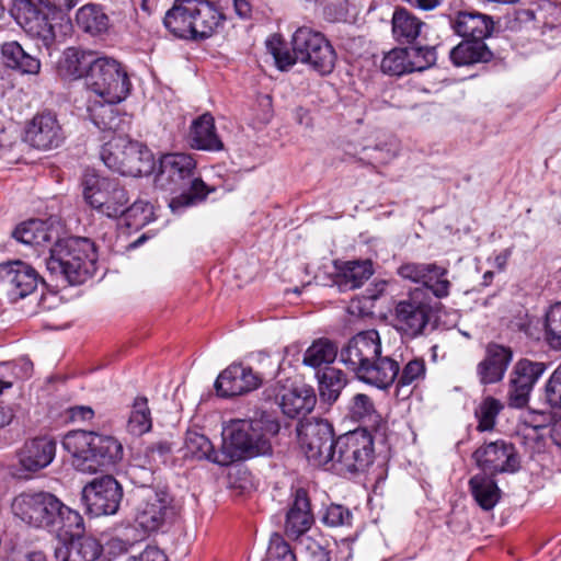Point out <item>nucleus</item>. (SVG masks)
I'll use <instances>...</instances> for the list:
<instances>
[{
    "mask_svg": "<svg viewBox=\"0 0 561 561\" xmlns=\"http://www.w3.org/2000/svg\"><path fill=\"white\" fill-rule=\"evenodd\" d=\"M84 201L100 214L108 217H119L129 202V194L116 178L101 176L87 172L82 180Z\"/></svg>",
    "mask_w": 561,
    "mask_h": 561,
    "instance_id": "nucleus-11",
    "label": "nucleus"
},
{
    "mask_svg": "<svg viewBox=\"0 0 561 561\" xmlns=\"http://www.w3.org/2000/svg\"><path fill=\"white\" fill-rule=\"evenodd\" d=\"M220 450H216L210 439L204 434L188 431L185 438V457L208 460L219 465Z\"/></svg>",
    "mask_w": 561,
    "mask_h": 561,
    "instance_id": "nucleus-40",
    "label": "nucleus"
},
{
    "mask_svg": "<svg viewBox=\"0 0 561 561\" xmlns=\"http://www.w3.org/2000/svg\"><path fill=\"white\" fill-rule=\"evenodd\" d=\"M547 401L552 408L561 409V364L550 376L546 386Z\"/></svg>",
    "mask_w": 561,
    "mask_h": 561,
    "instance_id": "nucleus-59",
    "label": "nucleus"
},
{
    "mask_svg": "<svg viewBox=\"0 0 561 561\" xmlns=\"http://www.w3.org/2000/svg\"><path fill=\"white\" fill-rule=\"evenodd\" d=\"M319 378V392L323 401L334 403L347 383L346 375L337 368L327 367Z\"/></svg>",
    "mask_w": 561,
    "mask_h": 561,
    "instance_id": "nucleus-42",
    "label": "nucleus"
},
{
    "mask_svg": "<svg viewBox=\"0 0 561 561\" xmlns=\"http://www.w3.org/2000/svg\"><path fill=\"white\" fill-rule=\"evenodd\" d=\"M1 54L8 67L23 73L36 75L41 70V61L26 53L18 42H8L1 46Z\"/></svg>",
    "mask_w": 561,
    "mask_h": 561,
    "instance_id": "nucleus-37",
    "label": "nucleus"
},
{
    "mask_svg": "<svg viewBox=\"0 0 561 561\" xmlns=\"http://www.w3.org/2000/svg\"><path fill=\"white\" fill-rule=\"evenodd\" d=\"M375 458L374 438L366 428L339 436L328 469L339 474L364 472Z\"/></svg>",
    "mask_w": 561,
    "mask_h": 561,
    "instance_id": "nucleus-9",
    "label": "nucleus"
},
{
    "mask_svg": "<svg viewBox=\"0 0 561 561\" xmlns=\"http://www.w3.org/2000/svg\"><path fill=\"white\" fill-rule=\"evenodd\" d=\"M37 271L22 261L0 264V287L10 302H16L31 295L38 285Z\"/></svg>",
    "mask_w": 561,
    "mask_h": 561,
    "instance_id": "nucleus-19",
    "label": "nucleus"
},
{
    "mask_svg": "<svg viewBox=\"0 0 561 561\" xmlns=\"http://www.w3.org/2000/svg\"><path fill=\"white\" fill-rule=\"evenodd\" d=\"M69 417L73 422H87L94 417V411L91 407L75 405L68 410Z\"/></svg>",
    "mask_w": 561,
    "mask_h": 561,
    "instance_id": "nucleus-62",
    "label": "nucleus"
},
{
    "mask_svg": "<svg viewBox=\"0 0 561 561\" xmlns=\"http://www.w3.org/2000/svg\"><path fill=\"white\" fill-rule=\"evenodd\" d=\"M116 103H102L89 106V115L93 124L103 131H123L126 115H119Z\"/></svg>",
    "mask_w": 561,
    "mask_h": 561,
    "instance_id": "nucleus-38",
    "label": "nucleus"
},
{
    "mask_svg": "<svg viewBox=\"0 0 561 561\" xmlns=\"http://www.w3.org/2000/svg\"><path fill=\"white\" fill-rule=\"evenodd\" d=\"M502 408L503 405L497 399L492 397L485 398L476 412L479 420L478 428L480 431L492 430L495 424V419Z\"/></svg>",
    "mask_w": 561,
    "mask_h": 561,
    "instance_id": "nucleus-51",
    "label": "nucleus"
},
{
    "mask_svg": "<svg viewBox=\"0 0 561 561\" xmlns=\"http://www.w3.org/2000/svg\"><path fill=\"white\" fill-rule=\"evenodd\" d=\"M88 88L106 103H119L130 93L126 68L112 57H99L88 76Z\"/></svg>",
    "mask_w": 561,
    "mask_h": 561,
    "instance_id": "nucleus-13",
    "label": "nucleus"
},
{
    "mask_svg": "<svg viewBox=\"0 0 561 561\" xmlns=\"http://www.w3.org/2000/svg\"><path fill=\"white\" fill-rule=\"evenodd\" d=\"M448 276L449 270L446 266L439 265L436 262L427 263L422 285L434 297L443 299L449 296L453 286Z\"/></svg>",
    "mask_w": 561,
    "mask_h": 561,
    "instance_id": "nucleus-41",
    "label": "nucleus"
},
{
    "mask_svg": "<svg viewBox=\"0 0 561 561\" xmlns=\"http://www.w3.org/2000/svg\"><path fill=\"white\" fill-rule=\"evenodd\" d=\"M152 427L151 411L146 397H137L131 405L127 431L134 436H141Z\"/></svg>",
    "mask_w": 561,
    "mask_h": 561,
    "instance_id": "nucleus-44",
    "label": "nucleus"
},
{
    "mask_svg": "<svg viewBox=\"0 0 561 561\" xmlns=\"http://www.w3.org/2000/svg\"><path fill=\"white\" fill-rule=\"evenodd\" d=\"M547 340L553 347L561 348V302L552 305L546 313Z\"/></svg>",
    "mask_w": 561,
    "mask_h": 561,
    "instance_id": "nucleus-53",
    "label": "nucleus"
},
{
    "mask_svg": "<svg viewBox=\"0 0 561 561\" xmlns=\"http://www.w3.org/2000/svg\"><path fill=\"white\" fill-rule=\"evenodd\" d=\"M123 489L112 476L94 478L82 489V502L92 516L113 515L121 505Z\"/></svg>",
    "mask_w": 561,
    "mask_h": 561,
    "instance_id": "nucleus-16",
    "label": "nucleus"
},
{
    "mask_svg": "<svg viewBox=\"0 0 561 561\" xmlns=\"http://www.w3.org/2000/svg\"><path fill=\"white\" fill-rule=\"evenodd\" d=\"M379 333L367 330L357 333L340 351V360L363 382L386 389L396 381L399 363L382 356Z\"/></svg>",
    "mask_w": 561,
    "mask_h": 561,
    "instance_id": "nucleus-2",
    "label": "nucleus"
},
{
    "mask_svg": "<svg viewBox=\"0 0 561 561\" xmlns=\"http://www.w3.org/2000/svg\"><path fill=\"white\" fill-rule=\"evenodd\" d=\"M32 370L33 363L27 357L2 362L0 363V382L4 388H11L15 379L28 378Z\"/></svg>",
    "mask_w": 561,
    "mask_h": 561,
    "instance_id": "nucleus-46",
    "label": "nucleus"
},
{
    "mask_svg": "<svg viewBox=\"0 0 561 561\" xmlns=\"http://www.w3.org/2000/svg\"><path fill=\"white\" fill-rule=\"evenodd\" d=\"M337 356V346L329 339H318L306 350L302 363L317 368L331 364Z\"/></svg>",
    "mask_w": 561,
    "mask_h": 561,
    "instance_id": "nucleus-45",
    "label": "nucleus"
},
{
    "mask_svg": "<svg viewBox=\"0 0 561 561\" xmlns=\"http://www.w3.org/2000/svg\"><path fill=\"white\" fill-rule=\"evenodd\" d=\"M427 263L424 262H405L398 270V275L408 282L422 284Z\"/></svg>",
    "mask_w": 561,
    "mask_h": 561,
    "instance_id": "nucleus-58",
    "label": "nucleus"
},
{
    "mask_svg": "<svg viewBox=\"0 0 561 561\" xmlns=\"http://www.w3.org/2000/svg\"><path fill=\"white\" fill-rule=\"evenodd\" d=\"M263 561H297L288 542L275 533L270 538L266 557Z\"/></svg>",
    "mask_w": 561,
    "mask_h": 561,
    "instance_id": "nucleus-55",
    "label": "nucleus"
},
{
    "mask_svg": "<svg viewBox=\"0 0 561 561\" xmlns=\"http://www.w3.org/2000/svg\"><path fill=\"white\" fill-rule=\"evenodd\" d=\"M301 451L313 467H329L332 460L333 427L325 420H306L297 428Z\"/></svg>",
    "mask_w": 561,
    "mask_h": 561,
    "instance_id": "nucleus-15",
    "label": "nucleus"
},
{
    "mask_svg": "<svg viewBox=\"0 0 561 561\" xmlns=\"http://www.w3.org/2000/svg\"><path fill=\"white\" fill-rule=\"evenodd\" d=\"M174 444L167 438L159 439L146 447L145 456L150 463H165L172 454Z\"/></svg>",
    "mask_w": 561,
    "mask_h": 561,
    "instance_id": "nucleus-57",
    "label": "nucleus"
},
{
    "mask_svg": "<svg viewBox=\"0 0 561 561\" xmlns=\"http://www.w3.org/2000/svg\"><path fill=\"white\" fill-rule=\"evenodd\" d=\"M373 275L370 261L346 262L341 270L339 286L346 289L359 288Z\"/></svg>",
    "mask_w": 561,
    "mask_h": 561,
    "instance_id": "nucleus-43",
    "label": "nucleus"
},
{
    "mask_svg": "<svg viewBox=\"0 0 561 561\" xmlns=\"http://www.w3.org/2000/svg\"><path fill=\"white\" fill-rule=\"evenodd\" d=\"M261 383L262 377L251 367L234 363L219 374L214 386L219 397L228 398L253 391Z\"/></svg>",
    "mask_w": 561,
    "mask_h": 561,
    "instance_id": "nucleus-22",
    "label": "nucleus"
},
{
    "mask_svg": "<svg viewBox=\"0 0 561 561\" xmlns=\"http://www.w3.org/2000/svg\"><path fill=\"white\" fill-rule=\"evenodd\" d=\"M194 0H175L167 11L163 24L175 37L193 39Z\"/></svg>",
    "mask_w": 561,
    "mask_h": 561,
    "instance_id": "nucleus-31",
    "label": "nucleus"
},
{
    "mask_svg": "<svg viewBox=\"0 0 561 561\" xmlns=\"http://www.w3.org/2000/svg\"><path fill=\"white\" fill-rule=\"evenodd\" d=\"M188 140L191 147L197 150L220 151L224 149V144L216 133L215 119L209 113H205L192 122Z\"/></svg>",
    "mask_w": 561,
    "mask_h": 561,
    "instance_id": "nucleus-32",
    "label": "nucleus"
},
{
    "mask_svg": "<svg viewBox=\"0 0 561 561\" xmlns=\"http://www.w3.org/2000/svg\"><path fill=\"white\" fill-rule=\"evenodd\" d=\"M152 206L149 202L136 199L129 207L125 206L124 216L126 225L131 229H139L152 219Z\"/></svg>",
    "mask_w": 561,
    "mask_h": 561,
    "instance_id": "nucleus-47",
    "label": "nucleus"
},
{
    "mask_svg": "<svg viewBox=\"0 0 561 561\" xmlns=\"http://www.w3.org/2000/svg\"><path fill=\"white\" fill-rule=\"evenodd\" d=\"M131 561H167V557L159 548L148 546L138 557H134Z\"/></svg>",
    "mask_w": 561,
    "mask_h": 561,
    "instance_id": "nucleus-64",
    "label": "nucleus"
},
{
    "mask_svg": "<svg viewBox=\"0 0 561 561\" xmlns=\"http://www.w3.org/2000/svg\"><path fill=\"white\" fill-rule=\"evenodd\" d=\"M130 481L137 485V490L145 488H157L154 476L151 469L140 466H133L128 470Z\"/></svg>",
    "mask_w": 561,
    "mask_h": 561,
    "instance_id": "nucleus-60",
    "label": "nucleus"
},
{
    "mask_svg": "<svg viewBox=\"0 0 561 561\" xmlns=\"http://www.w3.org/2000/svg\"><path fill=\"white\" fill-rule=\"evenodd\" d=\"M79 0H16L13 14L16 22L30 35L42 41L49 50L55 44V31L48 20L49 14L71 10Z\"/></svg>",
    "mask_w": 561,
    "mask_h": 561,
    "instance_id": "nucleus-7",
    "label": "nucleus"
},
{
    "mask_svg": "<svg viewBox=\"0 0 561 561\" xmlns=\"http://www.w3.org/2000/svg\"><path fill=\"white\" fill-rule=\"evenodd\" d=\"M193 39L210 37L226 21L225 13L211 1L194 0Z\"/></svg>",
    "mask_w": 561,
    "mask_h": 561,
    "instance_id": "nucleus-28",
    "label": "nucleus"
},
{
    "mask_svg": "<svg viewBox=\"0 0 561 561\" xmlns=\"http://www.w3.org/2000/svg\"><path fill=\"white\" fill-rule=\"evenodd\" d=\"M264 394L268 400L274 399L283 413L291 419L310 413L317 401L313 389L307 385L276 383L265 389Z\"/></svg>",
    "mask_w": 561,
    "mask_h": 561,
    "instance_id": "nucleus-21",
    "label": "nucleus"
},
{
    "mask_svg": "<svg viewBox=\"0 0 561 561\" xmlns=\"http://www.w3.org/2000/svg\"><path fill=\"white\" fill-rule=\"evenodd\" d=\"M53 229L42 220L32 219L19 225L13 231L12 237L28 247L34 248L38 254L45 249H50L54 233Z\"/></svg>",
    "mask_w": 561,
    "mask_h": 561,
    "instance_id": "nucleus-33",
    "label": "nucleus"
},
{
    "mask_svg": "<svg viewBox=\"0 0 561 561\" xmlns=\"http://www.w3.org/2000/svg\"><path fill=\"white\" fill-rule=\"evenodd\" d=\"M100 154L108 169L122 175L141 176L149 174L154 167L150 150L122 135L105 142Z\"/></svg>",
    "mask_w": 561,
    "mask_h": 561,
    "instance_id": "nucleus-10",
    "label": "nucleus"
},
{
    "mask_svg": "<svg viewBox=\"0 0 561 561\" xmlns=\"http://www.w3.org/2000/svg\"><path fill=\"white\" fill-rule=\"evenodd\" d=\"M196 161L187 153H167L159 160L154 175V186L163 192L175 194L169 203L174 214L195 206L206 199L213 191L196 176Z\"/></svg>",
    "mask_w": 561,
    "mask_h": 561,
    "instance_id": "nucleus-3",
    "label": "nucleus"
},
{
    "mask_svg": "<svg viewBox=\"0 0 561 561\" xmlns=\"http://www.w3.org/2000/svg\"><path fill=\"white\" fill-rule=\"evenodd\" d=\"M279 422L270 415L257 420H231L222 427V445L219 466L265 456L272 453L271 437L278 434Z\"/></svg>",
    "mask_w": 561,
    "mask_h": 561,
    "instance_id": "nucleus-4",
    "label": "nucleus"
},
{
    "mask_svg": "<svg viewBox=\"0 0 561 561\" xmlns=\"http://www.w3.org/2000/svg\"><path fill=\"white\" fill-rule=\"evenodd\" d=\"M329 551L321 545L313 542L307 548L306 561H330Z\"/></svg>",
    "mask_w": 561,
    "mask_h": 561,
    "instance_id": "nucleus-63",
    "label": "nucleus"
},
{
    "mask_svg": "<svg viewBox=\"0 0 561 561\" xmlns=\"http://www.w3.org/2000/svg\"><path fill=\"white\" fill-rule=\"evenodd\" d=\"M469 490L483 511H491L501 500L502 491L494 480V476L485 472L477 473L470 478Z\"/></svg>",
    "mask_w": 561,
    "mask_h": 561,
    "instance_id": "nucleus-35",
    "label": "nucleus"
},
{
    "mask_svg": "<svg viewBox=\"0 0 561 561\" xmlns=\"http://www.w3.org/2000/svg\"><path fill=\"white\" fill-rule=\"evenodd\" d=\"M426 373L425 362L423 358H414L407 363L401 373L396 377L398 387L415 385L424 379Z\"/></svg>",
    "mask_w": 561,
    "mask_h": 561,
    "instance_id": "nucleus-52",
    "label": "nucleus"
},
{
    "mask_svg": "<svg viewBox=\"0 0 561 561\" xmlns=\"http://www.w3.org/2000/svg\"><path fill=\"white\" fill-rule=\"evenodd\" d=\"M96 59L99 57L93 51L68 47L58 60V73L65 79L77 80L85 78L88 81V76L92 72Z\"/></svg>",
    "mask_w": 561,
    "mask_h": 561,
    "instance_id": "nucleus-27",
    "label": "nucleus"
},
{
    "mask_svg": "<svg viewBox=\"0 0 561 561\" xmlns=\"http://www.w3.org/2000/svg\"><path fill=\"white\" fill-rule=\"evenodd\" d=\"M11 510L16 518L35 529H45L58 536H61V533L84 531L81 514L48 491L22 492L14 496Z\"/></svg>",
    "mask_w": 561,
    "mask_h": 561,
    "instance_id": "nucleus-1",
    "label": "nucleus"
},
{
    "mask_svg": "<svg viewBox=\"0 0 561 561\" xmlns=\"http://www.w3.org/2000/svg\"><path fill=\"white\" fill-rule=\"evenodd\" d=\"M136 505L134 520L147 533H153L172 524L179 514V507L167 486L145 488L135 492Z\"/></svg>",
    "mask_w": 561,
    "mask_h": 561,
    "instance_id": "nucleus-8",
    "label": "nucleus"
},
{
    "mask_svg": "<svg viewBox=\"0 0 561 561\" xmlns=\"http://www.w3.org/2000/svg\"><path fill=\"white\" fill-rule=\"evenodd\" d=\"M46 268L50 276L69 285H81L96 271L94 243L87 238L58 240L49 249Z\"/></svg>",
    "mask_w": 561,
    "mask_h": 561,
    "instance_id": "nucleus-5",
    "label": "nucleus"
},
{
    "mask_svg": "<svg viewBox=\"0 0 561 561\" xmlns=\"http://www.w3.org/2000/svg\"><path fill=\"white\" fill-rule=\"evenodd\" d=\"M193 39L210 37L226 21L225 13L211 1L194 0Z\"/></svg>",
    "mask_w": 561,
    "mask_h": 561,
    "instance_id": "nucleus-29",
    "label": "nucleus"
},
{
    "mask_svg": "<svg viewBox=\"0 0 561 561\" xmlns=\"http://www.w3.org/2000/svg\"><path fill=\"white\" fill-rule=\"evenodd\" d=\"M451 27L462 38L484 41L491 36L494 22L490 15L477 11H459L451 20Z\"/></svg>",
    "mask_w": 561,
    "mask_h": 561,
    "instance_id": "nucleus-26",
    "label": "nucleus"
},
{
    "mask_svg": "<svg viewBox=\"0 0 561 561\" xmlns=\"http://www.w3.org/2000/svg\"><path fill=\"white\" fill-rule=\"evenodd\" d=\"M546 370L541 362L519 359L513 367L507 391L511 408L522 409L528 404L530 392Z\"/></svg>",
    "mask_w": 561,
    "mask_h": 561,
    "instance_id": "nucleus-20",
    "label": "nucleus"
},
{
    "mask_svg": "<svg viewBox=\"0 0 561 561\" xmlns=\"http://www.w3.org/2000/svg\"><path fill=\"white\" fill-rule=\"evenodd\" d=\"M391 26L397 43L413 44L420 37L425 23L409 9L398 7L393 11Z\"/></svg>",
    "mask_w": 561,
    "mask_h": 561,
    "instance_id": "nucleus-34",
    "label": "nucleus"
},
{
    "mask_svg": "<svg viewBox=\"0 0 561 561\" xmlns=\"http://www.w3.org/2000/svg\"><path fill=\"white\" fill-rule=\"evenodd\" d=\"M76 22L80 30L91 35L105 33L110 26L108 16L96 4H85L76 15Z\"/></svg>",
    "mask_w": 561,
    "mask_h": 561,
    "instance_id": "nucleus-39",
    "label": "nucleus"
},
{
    "mask_svg": "<svg viewBox=\"0 0 561 561\" xmlns=\"http://www.w3.org/2000/svg\"><path fill=\"white\" fill-rule=\"evenodd\" d=\"M410 72L423 71L436 62V49L432 46L407 47Z\"/></svg>",
    "mask_w": 561,
    "mask_h": 561,
    "instance_id": "nucleus-49",
    "label": "nucleus"
},
{
    "mask_svg": "<svg viewBox=\"0 0 561 561\" xmlns=\"http://www.w3.org/2000/svg\"><path fill=\"white\" fill-rule=\"evenodd\" d=\"M352 520V512L346 506L334 503L325 507L321 516V522L328 527H348Z\"/></svg>",
    "mask_w": 561,
    "mask_h": 561,
    "instance_id": "nucleus-54",
    "label": "nucleus"
},
{
    "mask_svg": "<svg viewBox=\"0 0 561 561\" xmlns=\"http://www.w3.org/2000/svg\"><path fill=\"white\" fill-rule=\"evenodd\" d=\"M380 68L383 73L389 76L400 77L410 73L407 47L393 48L387 53L381 60Z\"/></svg>",
    "mask_w": 561,
    "mask_h": 561,
    "instance_id": "nucleus-48",
    "label": "nucleus"
},
{
    "mask_svg": "<svg viewBox=\"0 0 561 561\" xmlns=\"http://www.w3.org/2000/svg\"><path fill=\"white\" fill-rule=\"evenodd\" d=\"M449 57L455 66L461 67L489 62L493 58V53L484 41L463 38L461 43L450 50Z\"/></svg>",
    "mask_w": 561,
    "mask_h": 561,
    "instance_id": "nucleus-36",
    "label": "nucleus"
},
{
    "mask_svg": "<svg viewBox=\"0 0 561 561\" xmlns=\"http://www.w3.org/2000/svg\"><path fill=\"white\" fill-rule=\"evenodd\" d=\"M62 446L72 455L76 469L85 473L106 469L123 458V446L114 436L92 431L68 432L64 436Z\"/></svg>",
    "mask_w": 561,
    "mask_h": 561,
    "instance_id": "nucleus-6",
    "label": "nucleus"
},
{
    "mask_svg": "<svg viewBox=\"0 0 561 561\" xmlns=\"http://www.w3.org/2000/svg\"><path fill=\"white\" fill-rule=\"evenodd\" d=\"M291 48L299 62L321 76L331 73L335 67L337 56L332 44L321 32L309 26H300L294 32Z\"/></svg>",
    "mask_w": 561,
    "mask_h": 561,
    "instance_id": "nucleus-12",
    "label": "nucleus"
},
{
    "mask_svg": "<svg viewBox=\"0 0 561 561\" xmlns=\"http://www.w3.org/2000/svg\"><path fill=\"white\" fill-rule=\"evenodd\" d=\"M80 534H66L61 536L69 537L68 542H59L55 548V558L57 561H94L102 552V546L93 537Z\"/></svg>",
    "mask_w": 561,
    "mask_h": 561,
    "instance_id": "nucleus-24",
    "label": "nucleus"
},
{
    "mask_svg": "<svg viewBox=\"0 0 561 561\" xmlns=\"http://www.w3.org/2000/svg\"><path fill=\"white\" fill-rule=\"evenodd\" d=\"M4 561H47L45 554L39 550L12 549Z\"/></svg>",
    "mask_w": 561,
    "mask_h": 561,
    "instance_id": "nucleus-61",
    "label": "nucleus"
},
{
    "mask_svg": "<svg viewBox=\"0 0 561 561\" xmlns=\"http://www.w3.org/2000/svg\"><path fill=\"white\" fill-rule=\"evenodd\" d=\"M397 329L409 337L425 334L434 316L432 298L423 288H414L394 306Z\"/></svg>",
    "mask_w": 561,
    "mask_h": 561,
    "instance_id": "nucleus-14",
    "label": "nucleus"
},
{
    "mask_svg": "<svg viewBox=\"0 0 561 561\" xmlns=\"http://www.w3.org/2000/svg\"><path fill=\"white\" fill-rule=\"evenodd\" d=\"M313 524L310 500L305 489L295 492L294 502L286 515L285 530L289 537H299Z\"/></svg>",
    "mask_w": 561,
    "mask_h": 561,
    "instance_id": "nucleus-30",
    "label": "nucleus"
},
{
    "mask_svg": "<svg viewBox=\"0 0 561 561\" xmlns=\"http://www.w3.org/2000/svg\"><path fill=\"white\" fill-rule=\"evenodd\" d=\"M56 442L49 436H39L25 442L20 451V463L28 471L46 468L55 458Z\"/></svg>",
    "mask_w": 561,
    "mask_h": 561,
    "instance_id": "nucleus-25",
    "label": "nucleus"
},
{
    "mask_svg": "<svg viewBox=\"0 0 561 561\" xmlns=\"http://www.w3.org/2000/svg\"><path fill=\"white\" fill-rule=\"evenodd\" d=\"M348 410L352 417L357 421L371 419L375 413L374 403L365 393H356L351 400Z\"/></svg>",
    "mask_w": 561,
    "mask_h": 561,
    "instance_id": "nucleus-56",
    "label": "nucleus"
},
{
    "mask_svg": "<svg viewBox=\"0 0 561 561\" xmlns=\"http://www.w3.org/2000/svg\"><path fill=\"white\" fill-rule=\"evenodd\" d=\"M472 457L482 472L490 476L515 473L520 468L515 446L504 439L484 444L473 453Z\"/></svg>",
    "mask_w": 561,
    "mask_h": 561,
    "instance_id": "nucleus-18",
    "label": "nucleus"
},
{
    "mask_svg": "<svg viewBox=\"0 0 561 561\" xmlns=\"http://www.w3.org/2000/svg\"><path fill=\"white\" fill-rule=\"evenodd\" d=\"M66 139L67 133L57 114L51 111L37 113L25 127L24 141L37 150L57 149L65 144Z\"/></svg>",
    "mask_w": 561,
    "mask_h": 561,
    "instance_id": "nucleus-17",
    "label": "nucleus"
},
{
    "mask_svg": "<svg viewBox=\"0 0 561 561\" xmlns=\"http://www.w3.org/2000/svg\"><path fill=\"white\" fill-rule=\"evenodd\" d=\"M513 352L510 347L489 343L484 358L477 365V375L482 385L500 382L512 362Z\"/></svg>",
    "mask_w": 561,
    "mask_h": 561,
    "instance_id": "nucleus-23",
    "label": "nucleus"
},
{
    "mask_svg": "<svg viewBox=\"0 0 561 561\" xmlns=\"http://www.w3.org/2000/svg\"><path fill=\"white\" fill-rule=\"evenodd\" d=\"M267 50L272 54L279 70H288L298 61L295 53H290L279 37L273 36L266 41Z\"/></svg>",
    "mask_w": 561,
    "mask_h": 561,
    "instance_id": "nucleus-50",
    "label": "nucleus"
}]
</instances>
